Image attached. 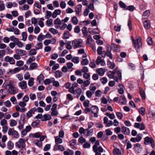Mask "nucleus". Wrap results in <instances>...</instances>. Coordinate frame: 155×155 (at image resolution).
Returning <instances> with one entry per match:
<instances>
[{"instance_id": "aec40b11", "label": "nucleus", "mask_w": 155, "mask_h": 155, "mask_svg": "<svg viewBox=\"0 0 155 155\" xmlns=\"http://www.w3.org/2000/svg\"><path fill=\"white\" fill-rule=\"evenodd\" d=\"M96 71L99 75L101 76H103L105 72V69L103 68L97 69Z\"/></svg>"}, {"instance_id": "0e129e2a", "label": "nucleus", "mask_w": 155, "mask_h": 155, "mask_svg": "<svg viewBox=\"0 0 155 155\" xmlns=\"http://www.w3.org/2000/svg\"><path fill=\"white\" fill-rule=\"evenodd\" d=\"M14 146V144L12 141H9L8 143V148L9 150L12 149Z\"/></svg>"}, {"instance_id": "e433bc0d", "label": "nucleus", "mask_w": 155, "mask_h": 155, "mask_svg": "<svg viewBox=\"0 0 155 155\" xmlns=\"http://www.w3.org/2000/svg\"><path fill=\"white\" fill-rule=\"evenodd\" d=\"M52 78H50L46 79L44 81L45 84V85H48L50 84L51 82H52Z\"/></svg>"}, {"instance_id": "774afa93", "label": "nucleus", "mask_w": 155, "mask_h": 155, "mask_svg": "<svg viewBox=\"0 0 155 155\" xmlns=\"http://www.w3.org/2000/svg\"><path fill=\"white\" fill-rule=\"evenodd\" d=\"M66 4L65 2L62 1L60 2V6L63 9H64L66 7Z\"/></svg>"}, {"instance_id": "052dcab7", "label": "nucleus", "mask_w": 155, "mask_h": 155, "mask_svg": "<svg viewBox=\"0 0 155 155\" xmlns=\"http://www.w3.org/2000/svg\"><path fill=\"white\" fill-rule=\"evenodd\" d=\"M54 25H60L61 24V22L59 18H57L54 20Z\"/></svg>"}, {"instance_id": "4468645a", "label": "nucleus", "mask_w": 155, "mask_h": 155, "mask_svg": "<svg viewBox=\"0 0 155 155\" xmlns=\"http://www.w3.org/2000/svg\"><path fill=\"white\" fill-rule=\"evenodd\" d=\"M15 52L16 54H19L20 56H23L27 54L26 51L24 50L20 49H17L16 50Z\"/></svg>"}, {"instance_id": "79ce46f5", "label": "nucleus", "mask_w": 155, "mask_h": 155, "mask_svg": "<svg viewBox=\"0 0 155 155\" xmlns=\"http://www.w3.org/2000/svg\"><path fill=\"white\" fill-rule=\"evenodd\" d=\"M94 93L89 90L86 91V94L87 97L90 98L92 97Z\"/></svg>"}, {"instance_id": "c03bdc74", "label": "nucleus", "mask_w": 155, "mask_h": 155, "mask_svg": "<svg viewBox=\"0 0 155 155\" xmlns=\"http://www.w3.org/2000/svg\"><path fill=\"white\" fill-rule=\"evenodd\" d=\"M52 79L53 85L55 87H58L59 86V82L57 81H55L54 78H52Z\"/></svg>"}, {"instance_id": "7ed1b4c3", "label": "nucleus", "mask_w": 155, "mask_h": 155, "mask_svg": "<svg viewBox=\"0 0 155 155\" xmlns=\"http://www.w3.org/2000/svg\"><path fill=\"white\" fill-rule=\"evenodd\" d=\"M25 141L22 138H20L18 142L15 143V146L19 149H23L25 146Z\"/></svg>"}, {"instance_id": "6e6552de", "label": "nucleus", "mask_w": 155, "mask_h": 155, "mask_svg": "<svg viewBox=\"0 0 155 155\" xmlns=\"http://www.w3.org/2000/svg\"><path fill=\"white\" fill-rule=\"evenodd\" d=\"M4 60L7 62H9L11 64H15V61L12 57L8 56H6L4 58Z\"/></svg>"}, {"instance_id": "412c9836", "label": "nucleus", "mask_w": 155, "mask_h": 155, "mask_svg": "<svg viewBox=\"0 0 155 155\" xmlns=\"http://www.w3.org/2000/svg\"><path fill=\"white\" fill-rule=\"evenodd\" d=\"M143 26L146 29L149 28L150 27V21L147 20H145L143 22Z\"/></svg>"}, {"instance_id": "2f4dec72", "label": "nucleus", "mask_w": 155, "mask_h": 155, "mask_svg": "<svg viewBox=\"0 0 155 155\" xmlns=\"http://www.w3.org/2000/svg\"><path fill=\"white\" fill-rule=\"evenodd\" d=\"M150 15V11L147 10L143 13L142 17L143 18H146L148 17Z\"/></svg>"}, {"instance_id": "338daca9", "label": "nucleus", "mask_w": 155, "mask_h": 155, "mask_svg": "<svg viewBox=\"0 0 155 155\" xmlns=\"http://www.w3.org/2000/svg\"><path fill=\"white\" fill-rule=\"evenodd\" d=\"M53 24V20L51 18H48L46 21V25L48 26H50Z\"/></svg>"}, {"instance_id": "473e14b6", "label": "nucleus", "mask_w": 155, "mask_h": 155, "mask_svg": "<svg viewBox=\"0 0 155 155\" xmlns=\"http://www.w3.org/2000/svg\"><path fill=\"white\" fill-rule=\"evenodd\" d=\"M55 142L56 144L61 143H62V140L58 136H56L55 137Z\"/></svg>"}, {"instance_id": "cd10ccee", "label": "nucleus", "mask_w": 155, "mask_h": 155, "mask_svg": "<svg viewBox=\"0 0 155 155\" xmlns=\"http://www.w3.org/2000/svg\"><path fill=\"white\" fill-rule=\"evenodd\" d=\"M91 112L92 113H98L99 111V110L98 107L96 106H92L91 108Z\"/></svg>"}, {"instance_id": "f3484780", "label": "nucleus", "mask_w": 155, "mask_h": 155, "mask_svg": "<svg viewBox=\"0 0 155 155\" xmlns=\"http://www.w3.org/2000/svg\"><path fill=\"white\" fill-rule=\"evenodd\" d=\"M25 120L24 118H21L19 122L20 125L18 126V128L19 130L22 129L24 127V124L25 123Z\"/></svg>"}, {"instance_id": "a18cd8bd", "label": "nucleus", "mask_w": 155, "mask_h": 155, "mask_svg": "<svg viewBox=\"0 0 155 155\" xmlns=\"http://www.w3.org/2000/svg\"><path fill=\"white\" fill-rule=\"evenodd\" d=\"M111 46L112 48L114 49L115 51H119V47L118 46L116 45L115 44L112 43L111 45Z\"/></svg>"}, {"instance_id": "13d9d810", "label": "nucleus", "mask_w": 155, "mask_h": 155, "mask_svg": "<svg viewBox=\"0 0 155 155\" xmlns=\"http://www.w3.org/2000/svg\"><path fill=\"white\" fill-rule=\"evenodd\" d=\"M70 36L69 32L68 31H65L64 34V39H67Z\"/></svg>"}, {"instance_id": "ea45409f", "label": "nucleus", "mask_w": 155, "mask_h": 155, "mask_svg": "<svg viewBox=\"0 0 155 155\" xmlns=\"http://www.w3.org/2000/svg\"><path fill=\"white\" fill-rule=\"evenodd\" d=\"M90 82L89 80H87L83 81V85H81V87L82 89H84V87H85L88 86L90 84Z\"/></svg>"}, {"instance_id": "f257e3e1", "label": "nucleus", "mask_w": 155, "mask_h": 155, "mask_svg": "<svg viewBox=\"0 0 155 155\" xmlns=\"http://www.w3.org/2000/svg\"><path fill=\"white\" fill-rule=\"evenodd\" d=\"M132 41L133 43L134 48L138 52L140 48L142 47V43L141 42V38L139 37H137L136 39L134 40L132 36H131Z\"/></svg>"}, {"instance_id": "bf43d9fd", "label": "nucleus", "mask_w": 155, "mask_h": 155, "mask_svg": "<svg viewBox=\"0 0 155 155\" xmlns=\"http://www.w3.org/2000/svg\"><path fill=\"white\" fill-rule=\"evenodd\" d=\"M43 45L42 43L39 42L37 43L36 46L35 48L36 50L41 49L42 48Z\"/></svg>"}, {"instance_id": "393cba45", "label": "nucleus", "mask_w": 155, "mask_h": 155, "mask_svg": "<svg viewBox=\"0 0 155 155\" xmlns=\"http://www.w3.org/2000/svg\"><path fill=\"white\" fill-rule=\"evenodd\" d=\"M119 102L121 104H126V99L124 96L122 95L120 96Z\"/></svg>"}, {"instance_id": "20e7f679", "label": "nucleus", "mask_w": 155, "mask_h": 155, "mask_svg": "<svg viewBox=\"0 0 155 155\" xmlns=\"http://www.w3.org/2000/svg\"><path fill=\"white\" fill-rule=\"evenodd\" d=\"M18 89L15 85H9V91L8 92L11 94H16L18 91Z\"/></svg>"}, {"instance_id": "e2e57ef3", "label": "nucleus", "mask_w": 155, "mask_h": 155, "mask_svg": "<svg viewBox=\"0 0 155 155\" xmlns=\"http://www.w3.org/2000/svg\"><path fill=\"white\" fill-rule=\"evenodd\" d=\"M138 111L142 115H143L145 114V109L143 107H141L139 109Z\"/></svg>"}, {"instance_id": "423d86ee", "label": "nucleus", "mask_w": 155, "mask_h": 155, "mask_svg": "<svg viewBox=\"0 0 155 155\" xmlns=\"http://www.w3.org/2000/svg\"><path fill=\"white\" fill-rule=\"evenodd\" d=\"M96 64L98 65L100 64L102 66H105L106 65V62L104 60L101 58V57L99 56L97 57V59L96 61Z\"/></svg>"}, {"instance_id": "5fc2aeb1", "label": "nucleus", "mask_w": 155, "mask_h": 155, "mask_svg": "<svg viewBox=\"0 0 155 155\" xmlns=\"http://www.w3.org/2000/svg\"><path fill=\"white\" fill-rule=\"evenodd\" d=\"M34 79L33 78H31L29 79L28 82V84L29 86H32L34 84Z\"/></svg>"}, {"instance_id": "6e6d98bb", "label": "nucleus", "mask_w": 155, "mask_h": 155, "mask_svg": "<svg viewBox=\"0 0 155 155\" xmlns=\"http://www.w3.org/2000/svg\"><path fill=\"white\" fill-rule=\"evenodd\" d=\"M62 75V72L59 71H57L55 72V76L56 77L59 78L61 77Z\"/></svg>"}, {"instance_id": "f704fd0d", "label": "nucleus", "mask_w": 155, "mask_h": 155, "mask_svg": "<svg viewBox=\"0 0 155 155\" xmlns=\"http://www.w3.org/2000/svg\"><path fill=\"white\" fill-rule=\"evenodd\" d=\"M140 92L141 97L143 99H145V92L142 88L140 87L139 88Z\"/></svg>"}, {"instance_id": "b1692460", "label": "nucleus", "mask_w": 155, "mask_h": 155, "mask_svg": "<svg viewBox=\"0 0 155 155\" xmlns=\"http://www.w3.org/2000/svg\"><path fill=\"white\" fill-rule=\"evenodd\" d=\"M89 129L87 128L85 129L86 131L85 136L87 137L92 135L93 133V129H91L90 130H89Z\"/></svg>"}, {"instance_id": "39448f33", "label": "nucleus", "mask_w": 155, "mask_h": 155, "mask_svg": "<svg viewBox=\"0 0 155 155\" xmlns=\"http://www.w3.org/2000/svg\"><path fill=\"white\" fill-rule=\"evenodd\" d=\"M8 133L9 135H12L14 138H18L19 137L18 132L12 128H10L8 129Z\"/></svg>"}, {"instance_id": "a19ab883", "label": "nucleus", "mask_w": 155, "mask_h": 155, "mask_svg": "<svg viewBox=\"0 0 155 155\" xmlns=\"http://www.w3.org/2000/svg\"><path fill=\"white\" fill-rule=\"evenodd\" d=\"M99 141L98 140H96L95 142L94 145L93 147V150L95 151L96 149H98V147H97V146L99 145Z\"/></svg>"}, {"instance_id": "4be33fe9", "label": "nucleus", "mask_w": 155, "mask_h": 155, "mask_svg": "<svg viewBox=\"0 0 155 155\" xmlns=\"http://www.w3.org/2000/svg\"><path fill=\"white\" fill-rule=\"evenodd\" d=\"M51 118V116L49 114H44L42 118V120L43 121H46L50 120Z\"/></svg>"}, {"instance_id": "3c124183", "label": "nucleus", "mask_w": 155, "mask_h": 155, "mask_svg": "<svg viewBox=\"0 0 155 155\" xmlns=\"http://www.w3.org/2000/svg\"><path fill=\"white\" fill-rule=\"evenodd\" d=\"M89 63V61L87 59H83L81 62V64L82 65H87Z\"/></svg>"}, {"instance_id": "dca6fc26", "label": "nucleus", "mask_w": 155, "mask_h": 155, "mask_svg": "<svg viewBox=\"0 0 155 155\" xmlns=\"http://www.w3.org/2000/svg\"><path fill=\"white\" fill-rule=\"evenodd\" d=\"M41 135V133L38 132L34 134L31 133L29 134V137L30 138H39Z\"/></svg>"}, {"instance_id": "de8ad7c7", "label": "nucleus", "mask_w": 155, "mask_h": 155, "mask_svg": "<svg viewBox=\"0 0 155 155\" xmlns=\"http://www.w3.org/2000/svg\"><path fill=\"white\" fill-rule=\"evenodd\" d=\"M5 8V5L3 1H0V11H3Z\"/></svg>"}, {"instance_id": "c756f323", "label": "nucleus", "mask_w": 155, "mask_h": 155, "mask_svg": "<svg viewBox=\"0 0 155 155\" xmlns=\"http://www.w3.org/2000/svg\"><path fill=\"white\" fill-rule=\"evenodd\" d=\"M33 143L39 147H41L42 145V142L38 140H35L33 141Z\"/></svg>"}, {"instance_id": "680f3d73", "label": "nucleus", "mask_w": 155, "mask_h": 155, "mask_svg": "<svg viewBox=\"0 0 155 155\" xmlns=\"http://www.w3.org/2000/svg\"><path fill=\"white\" fill-rule=\"evenodd\" d=\"M17 123L16 120L13 119H11L10 120V126L12 127L16 126L17 125Z\"/></svg>"}, {"instance_id": "864d4df0", "label": "nucleus", "mask_w": 155, "mask_h": 155, "mask_svg": "<svg viewBox=\"0 0 155 155\" xmlns=\"http://www.w3.org/2000/svg\"><path fill=\"white\" fill-rule=\"evenodd\" d=\"M49 31L54 35L56 34L58 32V30L52 28L49 29Z\"/></svg>"}, {"instance_id": "4c0bfd02", "label": "nucleus", "mask_w": 155, "mask_h": 155, "mask_svg": "<svg viewBox=\"0 0 155 155\" xmlns=\"http://www.w3.org/2000/svg\"><path fill=\"white\" fill-rule=\"evenodd\" d=\"M35 60V58L33 56L30 57L27 60V62H26V64H29L32 62L34 61Z\"/></svg>"}, {"instance_id": "bb28decb", "label": "nucleus", "mask_w": 155, "mask_h": 155, "mask_svg": "<svg viewBox=\"0 0 155 155\" xmlns=\"http://www.w3.org/2000/svg\"><path fill=\"white\" fill-rule=\"evenodd\" d=\"M120 88L118 90V92L120 94H123L124 92L125 88L123 85L121 84H119L118 85Z\"/></svg>"}, {"instance_id": "09e8293b", "label": "nucleus", "mask_w": 155, "mask_h": 155, "mask_svg": "<svg viewBox=\"0 0 155 155\" xmlns=\"http://www.w3.org/2000/svg\"><path fill=\"white\" fill-rule=\"evenodd\" d=\"M45 38V36L40 34L38 36L37 39L39 41H41Z\"/></svg>"}, {"instance_id": "603ef678", "label": "nucleus", "mask_w": 155, "mask_h": 155, "mask_svg": "<svg viewBox=\"0 0 155 155\" xmlns=\"http://www.w3.org/2000/svg\"><path fill=\"white\" fill-rule=\"evenodd\" d=\"M37 66V64L35 63H31L29 68V69L30 70H32L34 69L35 68H36Z\"/></svg>"}, {"instance_id": "a878e982", "label": "nucleus", "mask_w": 155, "mask_h": 155, "mask_svg": "<svg viewBox=\"0 0 155 155\" xmlns=\"http://www.w3.org/2000/svg\"><path fill=\"white\" fill-rule=\"evenodd\" d=\"M82 6L81 5H77L75 9V12L77 15H79V13L82 11Z\"/></svg>"}, {"instance_id": "a211bd4d", "label": "nucleus", "mask_w": 155, "mask_h": 155, "mask_svg": "<svg viewBox=\"0 0 155 155\" xmlns=\"http://www.w3.org/2000/svg\"><path fill=\"white\" fill-rule=\"evenodd\" d=\"M103 149L101 146H99L98 149H96V150H93L95 153V155H101V153L103 151Z\"/></svg>"}, {"instance_id": "c85d7f7f", "label": "nucleus", "mask_w": 155, "mask_h": 155, "mask_svg": "<svg viewBox=\"0 0 155 155\" xmlns=\"http://www.w3.org/2000/svg\"><path fill=\"white\" fill-rule=\"evenodd\" d=\"M82 91L81 89L80 88H78L76 89L75 90V94H77L78 95H77V97H78L82 93Z\"/></svg>"}, {"instance_id": "5701e85b", "label": "nucleus", "mask_w": 155, "mask_h": 155, "mask_svg": "<svg viewBox=\"0 0 155 155\" xmlns=\"http://www.w3.org/2000/svg\"><path fill=\"white\" fill-rule=\"evenodd\" d=\"M134 148L139 153L140 152L141 149H142V147L140 143H137L134 145Z\"/></svg>"}, {"instance_id": "37998d69", "label": "nucleus", "mask_w": 155, "mask_h": 155, "mask_svg": "<svg viewBox=\"0 0 155 155\" xmlns=\"http://www.w3.org/2000/svg\"><path fill=\"white\" fill-rule=\"evenodd\" d=\"M71 21L74 25H76L78 23V20L76 17L74 16L72 18Z\"/></svg>"}, {"instance_id": "ddd939ff", "label": "nucleus", "mask_w": 155, "mask_h": 155, "mask_svg": "<svg viewBox=\"0 0 155 155\" xmlns=\"http://www.w3.org/2000/svg\"><path fill=\"white\" fill-rule=\"evenodd\" d=\"M36 110L35 107H33L31 108L26 113V116L28 118L32 116V114H34Z\"/></svg>"}, {"instance_id": "2eb2a0df", "label": "nucleus", "mask_w": 155, "mask_h": 155, "mask_svg": "<svg viewBox=\"0 0 155 155\" xmlns=\"http://www.w3.org/2000/svg\"><path fill=\"white\" fill-rule=\"evenodd\" d=\"M58 150L63 151L64 150V148L61 145H58V144L55 145L54 147V150L56 151Z\"/></svg>"}, {"instance_id": "7c9ffc66", "label": "nucleus", "mask_w": 155, "mask_h": 155, "mask_svg": "<svg viewBox=\"0 0 155 155\" xmlns=\"http://www.w3.org/2000/svg\"><path fill=\"white\" fill-rule=\"evenodd\" d=\"M96 89V86L94 84H90L89 87V90L94 93Z\"/></svg>"}, {"instance_id": "0eeeda50", "label": "nucleus", "mask_w": 155, "mask_h": 155, "mask_svg": "<svg viewBox=\"0 0 155 155\" xmlns=\"http://www.w3.org/2000/svg\"><path fill=\"white\" fill-rule=\"evenodd\" d=\"M144 143L145 145L151 144L153 145V140L151 137H147L144 139Z\"/></svg>"}, {"instance_id": "49530a36", "label": "nucleus", "mask_w": 155, "mask_h": 155, "mask_svg": "<svg viewBox=\"0 0 155 155\" xmlns=\"http://www.w3.org/2000/svg\"><path fill=\"white\" fill-rule=\"evenodd\" d=\"M113 152L114 155H120L121 154L120 150L118 148L114 149Z\"/></svg>"}, {"instance_id": "9b49d317", "label": "nucleus", "mask_w": 155, "mask_h": 155, "mask_svg": "<svg viewBox=\"0 0 155 155\" xmlns=\"http://www.w3.org/2000/svg\"><path fill=\"white\" fill-rule=\"evenodd\" d=\"M142 135V134H139L137 135L136 137L132 138L130 140L133 142H138L141 140Z\"/></svg>"}, {"instance_id": "f8f14e48", "label": "nucleus", "mask_w": 155, "mask_h": 155, "mask_svg": "<svg viewBox=\"0 0 155 155\" xmlns=\"http://www.w3.org/2000/svg\"><path fill=\"white\" fill-rule=\"evenodd\" d=\"M18 86L20 87L21 89L22 90L25 89L27 87V84L25 81H23L20 82L18 84Z\"/></svg>"}, {"instance_id": "f03ea898", "label": "nucleus", "mask_w": 155, "mask_h": 155, "mask_svg": "<svg viewBox=\"0 0 155 155\" xmlns=\"http://www.w3.org/2000/svg\"><path fill=\"white\" fill-rule=\"evenodd\" d=\"M72 47L74 48H81L84 47L83 41L81 39H76L72 42Z\"/></svg>"}, {"instance_id": "1a4fd4ad", "label": "nucleus", "mask_w": 155, "mask_h": 155, "mask_svg": "<svg viewBox=\"0 0 155 155\" xmlns=\"http://www.w3.org/2000/svg\"><path fill=\"white\" fill-rule=\"evenodd\" d=\"M134 127L137 128L139 129L140 130H144L145 128V126L142 123H136L134 124Z\"/></svg>"}, {"instance_id": "6ab92c4d", "label": "nucleus", "mask_w": 155, "mask_h": 155, "mask_svg": "<svg viewBox=\"0 0 155 155\" xmlns=\"http://www.w3.org/2000/svg\"><path fill=\"white\" fill-rule=\"evenodd\" d=\"M61 13V10L60 9L55 10L52 14V17L55 18L58 15H60Z\"/></svg>"}, {"instance_id": "c9c22d12", "label": "nucleus", "mask_w": 155, "mask_h": 155, "mask_svg": "<svg viewBox=\"0 0 155 155\" xmlns=\"http://www.w3.org/2000/svg\"><path fill=\"white\" fill-rule=\"evenodd\" d=\"M44 76L43 75L41 74L37 77V80L38 82L40 84L41 82L43 80Z\"/></svg>"}, {"instance_id": "4d7b16f0", "label": "nucleus", "mask_w": 155, "mask_h": 155, "mask_svg": "<svg viewBox=\"0 0 155 155\" xmlns=\"http://www.w3.org/2000/svg\"><path fill=\"white\" fill-rule=\"evenodd\" d=\"M114 71H109L108 73V76L110 78H114Z\"/></svg>"}, {"instance_id": "72a5a7b5", "label": "nucleus", "mask_w": 155, "mask_h": 155, "mask_svg": "<svg viewBox=\"0 0 155 155\" xmlns=\"http://www.w3.org/2000/svg\"><path fill=\"white\" fill-rule=\"evenodd\" d=\"M107 64L108 67L111 69H114L115 66V64L114 62H112L109 61H108Z\"/></svg>"}, {"instance_id": "8fccbe9b", "label": "nucleus", "mask_w": 155, "mask_h": 155, "mask_svg": "<svg viewBox=\"0 0 155 155\" xmlns=\"http://www.w3.org/2000/svg\"><path fill=\"white\" fill-rule=\"evenodd\" d=\"M82 31L83 34L84 36H87V32L86 27H84L82 29Z\"/></svg>"}, {"instance_id": "58836bf2", "label": "nucleus", "mask_w": 155, "mask_h": 155, "mask_svg": "<svg viewBox=\"0 0 155 155\" xmlns=\"http://www.w3.org/2000/svg\"><path fill=\"white\" fill-rule=\"evenodd\" d=\"M52 16V13L51 12L48 11H46L45 14V17L47 19L49 18L51 16Z\"/></svg>"}, {"instance_id": "9d476101", "label": "nucleus", "mask_w": 155, "mask_h": 155, "mask_svg": "<svg viewBox=\"0 0 155 155\" xmlns=\"http://www.w3.org/2000/svg\"><path fill=\"white\" fill-rule=\"evenodd\" d=\"M88 31L89 33L92 35L98 34L100 32L98 28H89L88 29Z\"/></svg>"}, {"instance_id": "69168bd1", "label": "nucleus", "mask_w": 155, "mask_h": 155, "mask_svg": "<svg viewBox=\"0 0 155 155\" xmlns=\"http://www.w3.org/2000/svg\"><path fill=\"white\" fill-rule=\"evenodd\" d=\"M89 66L93 68H95L96 67L95 61L94 60H93L90 63Z\"/></svg>"}]
</instances>
